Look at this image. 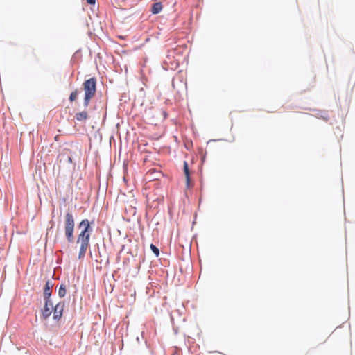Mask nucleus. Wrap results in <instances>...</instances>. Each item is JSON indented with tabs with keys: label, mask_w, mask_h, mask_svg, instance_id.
<instances>
[{
	"label": "nucleus",
	"mask_w": 355,
	"mask_h": 355,
	"mask_svg": "<svg viewBox=\"0 0 355 355\" xmlns=\"http://www.w3.org/2000/svg\"><path fill=\"white\" fill-rule=\"evenodd\" d=\"M79 228L81 229L80 232L78 235L76 243L79 245L78 259H83L86 254L87 250L89 247L90 224L87 219L83 220L79 223Z\"/></svg>",
	"instance_id": "f257e3e1"
},
{
	"label": "nucleus",
	"mask_w": 355,
	"mask_h": 355,
	"mask_svg": "<svg viewBox=\"0 0 355 355\" xmlns=\"http://www.w3.org/2000/svg\"><path fill=\"white\" fill-rule=\"evenodd\" d=\"M96 80L95 78H91L87 80L83 84V89L85 91L84 106L85 107L89 105L90 100L96 94Z\"/></svg>",
	"instance_id": "f03ea898"
},
{
	"label": "nucleus",
	"mask_w": 355,
	"mask_h": 355,
	"mask_svg": "<svg viewBox=\"0 0 355 355\" xmlns=\"http://www.w3.org/2000/svg\"><path fill=\"white\" fill-rule=\"evenodd\" d=\"M75 220L73 214L67 212L64 217V234L68 242L73 241Z\"/></svg>",
	"instance_id": "7ed1b4c3"
},
{
	"label": "nucleus",
	"mask_w": 355,
	"mask_h": 355,
	"mask_svg": "<svg viewBox=\"0 0 355 355\" xmlns=\"http://www.w3.org/2000/svg\"><path fill=\"white\" fill-rule=\"evenodd\" d=\"M64 308V302H59L55 305L53 310V318L55 320H58L62 318Z\"/></svg>",
	"instance_id": "20e7f679"
},
{
	"label": "nucleus",
	"mask_w": 355,
	"mask_h": 355,
	"mask_svg": "<svg viewBox=\"0 0 355 355\" xmlns=\"http://www.w3.org/2000/svg\"><path fill=\"white\" fill-rule=\"evenodd\" d=\"M53 304L51 300L45 299V306L44 310L42 311V316L44 319H46L51 315L52 313L51 308Z\"/></svg>",
	"instance_id": "39448f33"
},
{
	"label": "nucleus",
	"mask_w": 355,
	"mask_h": 355,
	"mask_svg": "<svg viewBox=\"0 0 355 355\" xmlns=\"http://www.w3.org/2000/svg\"><path fill=\"white\" fill-rule=\"evenodd\" d=\"M53 284L50 281H47L46 282L44 289V296L45 299L50 300V297L51 295Z\"/></svg>",
	"instance_id": "423d86ee"
},
{
	"label": "nucleus",
	"mask_w": 355,
	"mask_h": 355,
	"mask_svg": "<svg viewBox=\"0 0 355 355\" xmlns=\"http://www.w3.org/2000/svg\"><path fill=\"white\" fill-rule=\"evenodd\" d=\"M184 175L186 178L187 186L189 187H190L191 179H190V172H189V166H188V164L187 162H184Z\"/></svg>",
	"instance_id": "0eeeda50"
},
{
	"label": "nucleus",
	"mask_w": 355,
	"mask_h": 355,
	"mask_svg": "<svg viewBox=\"0 0 355 355\" xmlns=\"http://www.w3.org/2000/svg\"><path fill=\"white\" fill-rule=\"evenodd\" d=\"M163 8L162 4L161 2H156L153 4L151 7V12L154 15L159 13Z\"/></svg>",
	"instance_id": "6e6552de"
},
{
	"label": "nucleus",
	"mask_w": 355,
	"mask_h": 355,
	"mask_svg": "<svg viewBox=\"0 0 355 355\" xmlns=\"http://www.w3.org/2000/svg\"><path fill=\"white\" fill-rule=\"evenodd\" d=\"M75 117L78 121H85L88 119V114L87 112L83 111L76 113Z\"/></svg>",
	"instance_id": "1a4fd4ad"
},
{
	"label": "nucleus",
	"mask_w": 355,
	"mask_h": 355,
	"mask_svg": "<svg viewBox=\"0 0 355 355\" xmlns=\"http://www.w3.org/2000/svg\"><path fill=\"white\" fill-rule=\"evenodd\" d=\"M66 293H67V290H66L65 285L61 284L60 288H59V290H58V295L60 297H63L65 296Z\"/></svg>",
	"instance_id": "9d476101"
},
{
	"label": "nucleus",
	"mask_w": 355,
	"mask_h": 355,
	"mask_svg": "<svg viewBox=\"0 0 355 355\" xmlns=\"http://www.w3.org/2000/svg\"><path fill=\"white\" fill-rule=\"evenodd\" d=\"M78 95V90L77 89L74 90L73 92H72L71 93V94L69 96V101L71 102L74 101L77 98Z\"/></svg>",
	"instance_id": "9b49d317"
},
{
	"label": "nucleus",
	"mask_w": 355,
	"mask_h": 355,
	"mask_svg": "<svg viewBox=\"0 0 355 355\" xmlns=\"http://www.w3.org/2000/svg\"><path fill=\"white\" fill-rule=\"evenodd\" d=\"M150 249L154 252V254L157 257L159 254V249L153 244L150 245Z\"/></svg>",
	"instance_id": "f8f14e48"
},
{
	"label": "nucleus",
	"mask_w": 355,
	"mask_h": 355,
	"mask_svg": "<svg viewBox=\"0 0 355 355\" xmlns=\"http://www.w3.org/2000/svg\"><path fill=\"white\" fill-rule=\"evenodd\" d=\"M86 1L89 4H94L95 3V0H86Z\"/></svg>",
	"instance_id": "ddd939ff"
}]
</instances>
